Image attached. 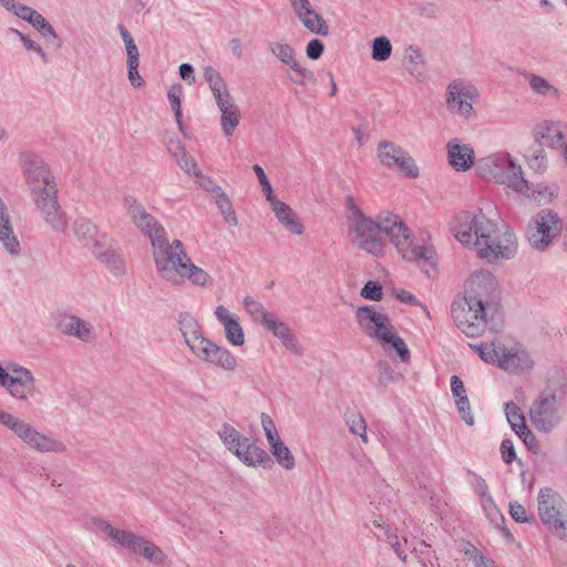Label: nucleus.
Wrapping results in <instances>:
<instances>
[{"label": "nucleus", "mask_w": 567, "mask_h": 567, "mask_svg": "<svg viewBox=\"0 0 567 567\" xmlns=\"http://www.w3.org/2000/svg\"><path fill=\"white\" fill-rule=\"evenodd\" d=\"M295 18L298 20L309 12L313 4L310 0H288Z\"/></svg>", "instance_id": "nucleus-54"}, {"label": "nucleus", "mask_w": 567, "mask_h": 567, "mask_svg": "<svg viewBox=\"0 0 567 567\" xmlns=\"http://www.w3.org/2000/svg\"><path fill=\"white\" fill-rule=\"evenodd\" d=\"M403 66L415 79H422L425 75L424 55L420 48L409 45L404 50Z\"/></svg>", "instance_id": "nucleus-32"}, {"label": "nucleus", "mask_w": 567, "mask_h": 567, "mask_svg": "<svg viewBox=\"0 0 567 567\" xmlns=\"http://www.w3.org/2000/svg\"><path fill=\"white\" fill-rule=\"evenodd\" d=\"M11 369L12 372L3 389L7 394L19 403H40L43 393L35 374L18 362L12 364Z\"/></svg>", "instance_id": "nucleus-18"}, {"label": "nucleus", "mask_w": 567, "mask_h": 567, "mask_svg": "<svg viewBox=\"0 0 567 567\" xmlns=\"http://www.w3.org/2000/svg\"><path fill=\"white\" fill-rule=\"evenodd\" d=\"M451 230L458 243L489 264L512 259L518 250L514 230L482 210L460 213L454 217Z\"/></svg>", "instance_id": "nucleus-2"}, {"label": "nucleus", "mask_w": 567, "mask_h": 567, "mask_svg": "<svg viewBox=\"0 0 567 567\" xmlns=\"http://www.w3.org/2000/svg\"><path fill=\"white\" fill-rule=\"evenodd\" d=\"M478 97L477 89L465 81H453L446 87L445 104L451 114L470 120L474 116V103Z\"/></svg>", "instance_id": "nucleus-20"}, {"label": "nucleus", "mask_w": 567, "mask_h": 567, "mask_svg": "<svg viewBox=\"0 0 567 567\" xmlns=\"http://www.w3.org/2000/svg\"><path fill=\"white\" fill-rule=\"evenodd\" d=\"M0 425L33 452L63 454L68 450L66 444L55 435L41 431L28 420L3 409H0Z\"/></svg>", "instance_id": "nucleus-9"}, {"label": "nucleus", "mask_w": 567, "mask_h": 567, "mask_svg": "<svg viewBox=\"0 0 567 567\" xmlns=\"http://www.w3.org/2000/svg\"><path fill=\"white\" fill-rule=\"evenodd\" d=\"M269 451L276 463L285 471H292L296 467V458L290 449L282 442L281 437L268 443Z\"/></svg>", "instance_id": "nucleus-36"}, {"label": "nucleus", "mask_w": 567, "mask_h": 567, "mask_svg": "<svg viewBox=\"0 0 567 567\" xmlns=\"http://www.w3.org/2000/svg\"><path fill=\"white\" fill-rule=\"evenodd\" d=\"M266 330L270 331L274 337L280 340L282 346L292 352H299L300 344L290 329V327L282 320H280L276 315H274L270 320L264 327Z\"/></svg>", "instance_id": "nucleus-30"}, {"label": "nucleus", "mask_w": 567, "mask_h": 567, "mask_svg": "<svg viewBox=\"0 0 567 567\" xmlns=\"http://www.w3.org/2000/svg\"><path fill=\"white\" fill-rule=\"evenodd\" d=\"M466 557L472 560L475 567H496L494 561L485 557L474 546H467L464 550Z\"/></svg>", "instance_id": "nucleus-51"}, {"label": "nucleus", "mask_w": 567, "mask_h": 567, "mask_svg": "<svg viewBox=\"0 0 567 567\" xmlns=\"http://www.w3.org/2000/svg\"><path fill=\"white\" fill-rule=\"evenodd\" d=\"M202 181L199 182V185L208 193H212L214 197L218 195V193H221L223 189L210 178L204 177L202 174L199 176Z\"/></svg>", "instance_id": "nucleus-62"}, {"label": "nucleus", "mask_w": 567, "mask_h": 567, "mask_svg": "<svg viewBox=\"0 0 567 567\" xmlns=\"http://www.w3.org/2000/svg\"><path fill=\"white\" fill-rule=\"evenodd\" d=\"M127 64V78L132 86L141 87L144 84V80L140 75L138 66L140 63H126Z\"/></svg>", "instance_id": "nucleus-57"}, {"label": "nucleus", "mask_w": 567, "mask_h": 567, "mask_svg": "<svg viewBox=\"0 0 567 567\" xmlns=\"http://www.w3.org/2000/svg\"><path fill=\"white\" fill-rule=\"evenodd\" d=\"M361 296L364 299L380 301L383 298V289L377 281H368L361 289Z\"/></svg>", "instance_id": "nucleus-52"}, {"label": "nucleus", "mask_w": 567, "mask_h": 567, "mask_svg": "<svg viewBox=\"0 0 567 567\" xmlns=\"http://www.w3.org/2000/svg\"><path fill=\"white\" fill-rule=\"evenodd\" d=\"M347 209L348 237L357 249L381 258L389 241L402 259L415 262L429 277L436 274L434 246L429 239L414 236L399 215L385 213L373 218L365 215L351 197L347 199Z\"/></svg>", "instance_id": "nucleus-1"}, {"label": "nucleus", "mask_w": 567, "mask_h": 567, "mask_svg": "<svg viewBox=\"0 0 567 567\" xmlns=\"http://www.w3.org/2000/svg\"><path fill=\"white\" fill-rule=\"evenodd\" d=\"M183 94V87L179 83L173 84L167 93L168 101L171 103L174 117L179 132L184 133V124L182 122V102L181 96Z\"/></svg>", "instance_id": "nucleus-43"}, {"label": "nucleus", "mask_w": 567, "mask_h": 567, "mask_svg": "<svg viewBox=\"0 0 567 567\" xmlns=\"http://www.w3.org/2000/svg\"><path fill=\"white\" fill-rule=\"evenodd\" d=\"M92 255L115 277L126 274V261L122 251L106 238Z\"/></svg>", "instance_id": "nucleus-26"}, {"label": "nucleus", "mask_w": 567, "mask_h": 567, "mask_svg": "<svg viewBox=\"0 0 567 567\" xmlns=\"http://www.w3.org/2000/svg\"><path fill=\"white\" fill-rule=\"evenodd\" d=\"M567 380L564 375L547 377L543 390L533 400L528 416L532 425L540 433H550L566 415Z\"/></svg>", "instance_id": "nucleus-5"}, {"label": "nucleus", "mask_w": 567, "mask_h": 567, "mask_svg": "<svg viewBox=\"0 0 567 567\" xmlns=\"http://www.w3.org/2000/svg\"><path fill=\"white\" fill-rule=\"evenodd\" d=\"M175 144L177 152L174 153V157L176 158L181 169H183L189 176H200V171L194 157L185 151L179 141H176Z\"/></svg>", "instance_id": "nucleus-41"}, {"label": "nucleus", "mask_w": 567, "mask_h": 567, "mask_svg": "<svg viewBox=\"0 0 567 567\" xmlns=\"http://www.w3.org/2000/svg\"><path fill=\"white\" fill-rule=\"evenodd\" d=\"M530 89L536 93L545 97H557L558 89L554 86L548 80L540 75L530 74L527 78Z\"/></svg>", "instance_id": "nucleus-42"}, {"label": "nucleus", "mask_w": 567, "mask_h": 567, "mask_svg": "<svg viewBox=\"0 0 567 567\" xmlns=\"http://www.w3.org/2000/svg\"><path fill=\"white\" fill-rule=\"evenodd\" d=\"M252 169H254V172L256 173V175L258 177V181H259V184L261 186V189L265 193L266 200L269 204H271L277 198L274 196L271 184H270V182H269L265 171L262 169L261 166H259L257 164L252 166Z\"/></svg>", "instance_id": "nucleus-50"}, {"label": "nucleus", "mask_w": 567, "mask_h": 567, "mask_svg": "<svg viewBox=\"0 0 567 567\" xmlns=\"http://www.w3.org/2000/svg\"><path fill=\"white\" fill-rule=\"evenodd\" d=\"M520 194L538 202L539 204H547L558 196L559 187L556 183H538L534 186L529 185L527 193Z\"/></svg>", "instance_id": "nucleus-37"}, {"label": "nucleus", "mask_w": 567, "mask_h": 567, "mask_svg": "<svg viewBox=\"0 0 567 567\" xmlns=\"http://www.w3.org/2000/svg\"><path fill=\"white\" fill-rule=\"evenodd\" d=\"M179 323L186 346L199 362L225 372L237 371L239 361L236 355L229 349L207 338L193 318L185 316Z\"/></svg>", "instance_id": "nucleus-6"}, {"label": "nucleus", "mask_w": 567, "mask_h": 567, "mask_svg": "<svg viewBox=\"0 0 567 567\" xmlns=\"http://www.w3.org/2000/svg\"><path fill=\"white\" fill-rule=\"evenodd\" d=\"M73 233L79 241L91 252L94 251L107 238L101 234L97 227L86 218H79L73 224Z\"/></svg>", "instance_id": "nucleus-29"}, {"label": "nucleus", "mask_w": 567, "mask_h": 567, "mask_svg": "<svg viewBox=\"0 0 567 567\" xmlns=\"http://www.w3.org/2000/svg\"><path fill=\"white\" fill-rule=\"evenodd\" d=\"M533 137L543 147L559 150L567 144V122L555 118L538 121L533 127Z\"/></svg>", "instance_id": "nucleus-23"}, {"label": "nucleus", "mask_w": 567, "mask_h": 567, "mask_svg": "<svg viewBox=\"0 0 567 567\" xmlns=\"http://www.w3.org/2000/svg\"><path fill=\"white\" fill-rule=\"evenodd\" d=\"M446 157L449 165L458 173H465L476 169L474 147L457 137L451 138L446 143Z\"/></svg>", "instance_id": "nucleus-24"}, {"label": "nucleus", "mask_w": 567, "mask_h": 567, "mask_svg": "<svg viewBox=\"0 0 567 567\" xmlns=\"http://www.w3.org/2000/svg\"><path fill=\"white\" fill-rule=\"evenodd\" d=\"M10 33L18 38L27 52L35 54L42 63L49 62V54L47 50L30 34L24 33L19 29H10Z\"/></svg>", "instance_id": "nucleus-40"}, {"label": "nucleus", "mask_w": 567, "mask_h": 567, "mask_svg": "<svg viewBox=\"0 0 567 567\" xmlns=\"http://www.w3.org/2000/svg\"><path fill=\"white\" fill-rule=\"evenodd\" d=\"M473 487H474L475 494L480 498L491 494L485 480H483L482 477H475V480L473 482Z\"/></svg>", "instance_id": "nucleus-63"}, {"label": "nucleus", "mask_w": 567, "mask_h": 567, "mask_svg": "<svg viewBox=\"0 0 567 567\" xmlns=\"http://www.w3.org/2000/svg\"><path fill=\"white\" fill-rule=\"evenodd\" d=\"M269 205L276 218L287 231L296 236L305 234V225L301 218L289 205L280 199H276Z\"/></svg>", "instance_id": "nucleus-28"}, {"label": "nucleus", "mask_w": 567, "mask_h": 567, "mask_svg": "<svg viewBox=\"0 0 567 567\" xmlns=\"http://www.w3.org/2000/svg\"><path fill=\"white\" fill-rule=\"evenodd\" d=\"M323 43L318 39H312L307 43L306 54L310 60H318L323 53Z\"/></svg>", "instance_id": "nucleus-56"}, {"label": "nucleus", "mask_w": 567, "mask_h": 567, "mask_svg": "<svg viewBox=\"0 0 567 567\" xmlns=\"http://www.w3.org/2000/svg\"><path fill=\"white\" fill-rule=\"evenodd\" d=\"M509 514L514 520L517 523H529V516L525 507L518 502L509 503Z\"/></svg>", "instance_id": "nucleus-55"}, {"label": "nucleus", "mask_w": 567, "mask_h": 567, "mask_svg": "<svg viewBox=\"0 0 567 567\" xmlns=\"http://www.w3.org/2000/svg\"><path fill=\"white\" fill-rule=\"evenodd\" d=\"M260 424L265 432V436L267 440V443L274 442L277 439H280L279 432L277 430V426L272 420V417L267 413H261L260 415Z\"/></svg>", "instance_id": "nucleus-49"}, {"label": "nucleus", "mask_w": 567, "mask_h": 567, "mask_svg": "<svg viewBox=\"0 0 567 567\" xmlns=\"http://www.w3.org/2000/svg\"><path fill=\"white\" fill-rule=\"evenodd\" d=\"M542 523L556 536L567 540V503L551 487H542L536 497Z\"/></svg>", "instance_id": "nucleus-14"}, {"label": "nucleus", "mask_w": 567, "mask_h": 567, "mask_svg": "<svg viewBox=\"0 0 567 567\" xmlns=\"http://www.w3.org/2000/svg\"><path fill=\"white\" fill-rule=\"evenodd\" d=\"M455 405L466 425H474V416L471 412V404L467 396L455 400Z\"/></svg>", "instance_id": "nucleus-53"}, {"label": "nucleus", "mask_w": 567, "mask_h": 567, "mask_svg": "<svg viewBox=\"0 0 567 567\" xmlns=\"http://www.w3.org/2000/svg\"><path fill=\"white\" fill-rule=\"evenodd\" d=\"M288 79L299 85H303L306 81L313 80V73L301 65L299 60L295 61L287 68Z\"/></svg>", "instance_id": "nucleus-45"}, {"label": "nucleus", "mask_w": 567, "mask_h": 567, "mask_svg": "<svg viewBox=\"0 0 567 567\" xmlns=\"http://www.w3.org/2000/svg\"><path fill=\"white\" fill-rule=\"evenodd\" d=\"M505 414L514 432L524 441L526 445H533L535 436L533 432L527 427L525 416L520 408L513 402H508L505 404Z\"/></svg>", "instance_id": "nucleus-31"}, {"label": "nucleus", "mask_w": 567, "mask_h": 567, "mask_svg": "<svg viewBox=\"0 0 567 567\" xmlns=\"http://www.w3.org/2000/svg\"><path fill=\"white\" fill-rule=\"evenodd\" d=\"M355 321L363 333L388 352H395L402 362L411 358L405 341L395 332L388 315L375 306H363L355 310Z\"/></svg>", "instance_id": "nucleus-7"}, {"label": "nucleus", "mask_w": 567, "mask_h": 567, "mask_svg": "<svg viewBox=\"0 0 567 567\" xmlns=\"http://www.w3.org/2000/svg\"><path fill=\"white\" fill-rule=\"evenodd\" d=\"M243 307L254 323L265 327L268 320L275 315L269 312L257 299L246 296L243 299Z\"/></svg>", "instance_id": "nucleus-38"}, {"label": "nucleus", "mask_w": 567, "mask_h": 567, "mask_svg": "<svg viewBox=\"0 0 567 567\" xmlns=\"http://www.w3.org/2000/svg\"><path fill=\"white\" fill-rule=\"evenodd\" d=\"M481 506L486 514V517L496 526L504 522V516L496 507L491 494L480 498Z\"/></svg>", "instance_id": "nucleus-48"}, {"label": "nucleus", "mask_w": 567, "mask_h": 567, "mask_svg": "<svg viewBox=\"0 0 567 567\" xmlns=\"http://www.w3.org/2000/svg\"><path fill=\"white\" fill-rule=\"evenodd\" d=\"M561 233L558 214L545 208L535 214L528 223L526 237L529 246L538 251L548 250Z\"/></svg>", "instance_id": "nucleus-15"}, {"label": "nucleus", "mask_w": 567, "mask_h": 567, "mask_svg": "<svg viewBox=\"0 0 567 567\" xmlns=\"http://www.w3.org/2000/svg\"><path fill=\"white\" fill-rule=\"evenodd\" d=\"M299 23L310 33L321 37L329 34V24L323 16L313 7L309 12L298 19Z\"/></svg>", "instance_id": "nucleus-35"}, {"label": "nucleus", "mask_w": 567, "mask_h": 567, "mask_svg": "<svg viewBox=\"0 0 567 567\" xmlns=\"http://www.w3.org/2000/svg\"><path fill=\"white\" fill-rule=\"evenodd\" d=\"M179 75L189 85L196 81L194 68L189 63H183L179 65Z\"/></svg>", "instance_id": "nucleus-61"}, {"label": "nucleus", "mask_w": 567, "mask_h": 567, "mask_svg": "<svg viewBox=\"0 0 567 567\" xmlns=\"http://www.w3.org/2000/svg\"><path fill=\"white\" fill-rule=\"evenodd\" d=\"M214 198L225 221L231 226H236L238 224V219L227 194L223 190L221 193H218V195H216Z\"/></svg>", "instance_id": "nucleus-44"}, {"label": "nucleus", "mask_w": 567, "mask_h": 567, "mask_svg": "<svg viewBox=\"0 0 567 567\" xmlns=\"http://www.w3.org/2000/svg\"><path fill=\"white\" fill-rule=\"evenodd\" d=\"M502 458L506 464H509L516 457L514 444L509 440H504L501 444Z\"/></svg>", "instance_id": "nucleus-59"}, {"label": "nucleus", "mask_w": 567, "mask_h": 567, "mask_svg": "<svg viewBox=\"0 0 567 567\" xmlns=\"http://www.w3.org/2000/svg\"><path fill=\"white\" fill-rule=\"evenodd\" d=\"M152 257L158 277L171 286L179 287L188 281L205 289L214 282L207 270L193 262L179 239L157 238L152 245Z\"/></svg>", "instance_id": "nucleus-3"}, {"label": "nucleus", "mask_w": 567, "mask_h": 567, "mask_svg": "<svg viewBox=\"0 0 567 567\" xmlns=\"http://www.w3.org/2000/svg\"><path fill=\"white\" fill-rule=\"evenodd\" d=\"M93 526L96 532L109 537L115 545L144 558L153 565H164L168 559L167 554L158 545L144 536L117 528L110 522L101 518L94 519Z\"/></svg>", "instance_id": "nucleus-11"}, {"label": "nucleus", "mask_w": 567, "mask_h": 567, "mask_svg": "<svg viewBox=\"0 0 567 567\" xmlns=\"http://www.w3.org/2000/svg\"><path fill=\"white\" fill-rule=\"evenodd\" d=\"M471 300L462 298L452 303V317L456 327L467 337H478L484 333L487 321L496 310H485V306L473 305Z\"/></svg>", "instance_id": "nucleus-16"}, {"label": "nucleus", "mask_w": 567, "mask_h": 567, "mask_svg": "<svg viewBox=\"0 0 567 567\" xmlns=\"http://www.w3.org/2000/svg\"><path fill=\"white\" fill-rule=\"evenodd\" d=\"M268 52L282 65L288 68L298 60V54L295 48L286 40H271L267 43Z\"/></svg>", "instance_id": "nucleus-33"}, {"label": "nucleus", "mask_w": 567, "mask_h": 567, "mask_svg": "<svg viewBox=\"0 0 567 567\" xmlns=\"http://www.w3.org/2000/svg\"><path fill=\"white\" fill-rule=\"evenodd\" d=\"M480 358L512 375H524L535 368V360L525 346L495 339L485 343H471Z\"/></svg>", "instance_id": "nucleus-8"}, {"label": "nucleus", "mask_w": 567, "mask_h": 567, "mask_svg": "<svg viewBox=\"0 0 567 567\" xmlns=\"http://www.w3.org/2000/svg\"><path fill=\"white\" fill-rule=\"evenodd\" d=\"M385 542L391 545L400 558L404 559L402 542L400 540L399 536L389 528H385Z\"/></svg>", "instance_id": "nucleus-58"}, {"label": "nucleus", "mask_w": 567, "mask_h": 567, "mask_svg": "<svg viewBox=\"0 0 567 567\" xmlns=\"http://www.w3.org/2000/svg\"><path fill=\"white\" fill-rule=\"evenodd\" d=\"M203 75L220 113L219 125L221 133L226 138H230L241 121L239 105L236 103L219 71L213 66H206Z\"/></svg>", "instance_id": "nucleus-12"}, {"label": "nucleus", "mask_w": 567, "mask_h": 567, "mask_svg": "<svg viewBox=\"0 0 567 567\" xmlns=\"http://www.w3.org/2000/svg\"><path fill=\"white\" fill-rule=\"evenodd\" d=\"M123 206L132 223L150 238L151 246L155 240L166 236L164 227L158 220L145 209L144 205L134 196L126 195L123 198Z\"/></svg>", "instance_id": "nucleus-22"}, {"label": "nucleus", "mask_w": 567, "mask_h": 567, "mask_svg": "<svg viewBox=\"0 0 567 567\" xmlns=\"http://www.w3.org/2000/svg\"><path fill=\"white\" fill-rule=\"evenodd\" d=\"M118 32L125 45L126 63H140V52L131 33L123 25L118 27Z\"/></svg>", "instance_id": "nucleus-47"}, {"label": "nucleus", "mask_w": 567, "mask_h": 567, "mask_svg": "<svg viewBox=\"0 0 567 567\" xmlns=\"http://www.w3.org/2000/svg\"><path fill=\"white\" fill-rule=\"evenodd\" d=\"M392 53V44L386 37H378L372 42V59L375 61H386Z\"/></svg>", "instance_id": "nucleus-46"}, {"label": "nucleus", "mask_w": 567, "mask_h": 567, "mask_svg": "<svg viewBox=\"0 0 567 567\" xmlns=\"http://www.w3.org/2000/svg\"><path fill=\"white\" fill-rule=\"evenodd\" d=\"M19 163L31 198L45 223L56 231H63L66 220L56 200L55 178L45 161L32 152H23Z\"/></svg>", "instance_id": "nucleus-4"}, {"label": "nucleus", "mask_w": 567, "mask_h": 567, "mask_svg": "<svg viewBox=\"0 0 567 567\" xmlns=\"http://www.w3.org/2000/svg\"><path fill=\"white\" fill-rule=\"evenodd\" d=\"M217 436L224 447L247 467H259L268 461L267 452L229 423H223Z\"/></svg>", "instance_id": "nucleus-13"}, {"label": "nucleus", "mask_w": 567, "mask_h": 567, "mask_svg": "<svg viewBox=\"0 0 567 567\" xmlns=\"http://www.w3.org/2000/svg\"><path fill=\"white\" fill-rule=\"evenodd\" d=\"M344 422L349 431L358 436L363 444L369 443L368 425L363 415L355 410H348L344 413Z\"/></svg>", "instance_id": "nucleus-39"}, {"label": "nucleus", "mask_w": 567, "mask_h": 567, "mask_svg": "<svg viewBox=\"0 0 567 567\" xmlns=\"http://www.w3.org/2000/svg\"><path fill=\"white\" fill-rule=\"evenodd\" d=\"M58 329L65 336L90 342L95 338L92 323L74 315H63L59 318Z\"/></svg>", "instance_id": "nucleus-27"}, {"label": "nucleus", "mask_w": 567, "mask_h": 567, "mask_svg": "<svg viewBox=\"0 0 567 567\" xmlns=\"http://www.w3.org/2000/svg\"><path fill=\"white\" fill-rule=\"evenodd\" d=\"M214 316L221 326L225 339L231 347L240 348L246 343L244 328L239 317L230 311L226 306L218 305L214 309Z\"/></svg>", "instance_id": "nucleus-25"}, {"label": "nucleus", "mask_w": 567, "mask_h": 567, "mask_svg": "<svg viewBox=\"0 0 567 567\" xmlns=\"http://www.w3.org/2000/svg\"><path fill=\"white\" fill-rule=\"evenodd\" d=\"M451 392L455 400L467 396L464 383L457 375L451 377Z\"/></svg>", "instance_id": "nucleus-60"}, {"label": "nucleus", "mask_w": 567, "mask_h": 567, "mask_svg": "<svg viewBox=\"0 0 567 567\" xmlns=\"http://www.w3.org/2000/svg\"><path fill=\"white\" fill-rule=\"evenodd\" d=\"M0 246L12 257L21 254V243L12 228L10 218L0 223Z\"/></svg>", "instance_id": "nucleus-34"}, {"label": "nucleus", "mask_w": 567, "mask_h": 567, "mask_svg": "<svg viewBox=\"0 0 567 567\" xmlns=\"http://www.w3.org/2000/svg\"><path fill=\"white\" fill-rule=\"evenodd\" d=\"M471 302L485 306V310L498 311V287L495 277L487 270L470 275L464 286V297Z\"/></svg>", "instance_id": "nucleus-19"}, {"label": "nucleus", "mask_w": 567, "mask_h": 567, "mask_svg": "<svg viewBox=\"0 0 567 567\" xmlns=\"http://www.w3.org/2000/svg\"><path fill=\"white\" fill-rule=\"evenodd\" d=\"M0 8L9 16L27 22L42 37L48 45L61 48V40L53 25L34 8L19 0H0Z\"/></svg>", "instance_id": "nucleus-17"}, {"label": "nucleus", "mask_w": 567, "mask_h": 567, "mask_svg": "<svg viewBox=\"0 0 567 567\" xmlns=\"http://www.w3.org/2000/svg\"><path fill=\"white\" fill-rule=\"evenodd\" d=\"M17 362L14 361H8L6 363V365H2L0 363V388L1 389H4V385L10 377V373L12 372L11 368H12V364H16Z\"/></svg>", "instance_id": "nucleus-64"}, {"label": "nucleus", "mask_w": 567, "mask_h": 567, "mask_svg": "<svg viewBox=\"0 0 567 567\" xmlns=\"http://www.w3.org/2000/svg\"><path fill=\"white\" fill-rule=\"evenodd\" d=\"M377 157L383 166L396 168L402 175L409 178H416L420 175V169L414 158L393 142H379L377 146Z\"/></svg>", "instance_id": "nucleus-21"}, {"label": "nucleus", "mask_w": 567, "mask_h": 567, "mask_svg": "<svg viewBox=\"0 0 567 567\" xmlns=\"http://www.w3.org/2000/svg\"><path fill=\"white\" fill-rule=\"evenodd\" d=\"M476 174L486 181L505 185L516 193H527L529 189L520 164L507 152H496L478 158Z\"/></svg>", "instance_id": "nucleus-10"}]
</instances>
